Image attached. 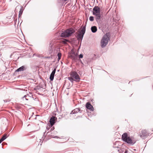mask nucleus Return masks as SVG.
Wrapping results in <instances>:
<instances>
[{
	"label": "nucleus",
	"instance_id": "nucleus-9",
	"mask_svg": "<svg viewBox=\"0 0 153 153\" xmlns=\"http://www.w3.org/2000/svg\"><path fill=\"white\" fill-rule=\"evenodd\" d=\"M86 107L91 111L94 110V108L93 106L89 103V102L87 103L86 104Z\"/></svg>",
	"mask_w": 153,
	"mask_h": 153
},
{
	"label": "nucleus",
	"instance_id": "nucleus-23",
	"mask_svg": "<svg viewBox=\"0 0 153 153\" xmlns=\"http://www.w3.org/2000/svg\"><path fill=\"white\" fill-rule=\"evenodd\" d=\"M83 57V55L82 54H80L79 56V58H82Z\"/></svg>",
	"mask_w": 153,
	"mask_h": 153
},
{
	"label": "nucleus",
	"instance_id": "nucleus-15",
	"mask_svg": "<svg viewBox=\"0 0 153 153\" xmlns=\"http://www.w3.org/2000/svg\"><path fill=\"white\" fill-rule=\"evenodd\" d=\"M140 136L142 139H145L147 137L148 134H140Z\"/></svg>",
	"mask_w": 153,
	"mask_h": 153
},
{
	"label": "nucleus",
	"instance_id": "nucleus-26",
	"mask_svg": "<svg viewBox=\"0 0 153 153\" xmlns=\"http://www.w3.org/2000/svg\"><path fill=\"white\" fill-rule=\"evenodd\" d=\"M134 151H136V149H134Z\"/></svg>",
	"mask_w": 153,
	"mask_h": 153
},
{
	"label": "nucleus",
	"instance_id": "nucleus-1",
	"mask_svg": "<svg viewBox=\"0 0 153 153\" xmlns=\"http://www.w3.org/2000/svg\"><path fill=\"white\" fill-rule=\"evenodd\" d=\"M129 134H122V139L124 142L131 145H133L136 142V140L133 137H130Z\"/></svg>",
	"mask_w": 153,
	"mask_h": 153
},
{
	"label": "nucleus",
	"instance_id": "nucleus-3",
	"mask_svg": "<svg viewBox=\"0 0 153 153\" xmlns=\"http://www.w3.org/2000/svg\"><path fill=\"white\" fill-rule=\"evenodd\" d=\"M110 34L108 33L104 35L101 41V45L102 48L104 47L108 44L109 40Z\"/></svg>",
	"mask_w": 153,
	"mask_h": 153
},
{
	"label": "nucleus",
	"instance_id": "nucleus-24",
	"mask_svg": "<svg viewBox=\"0 0 153 153\" xmlns=\"http://www.w3.org/2000/svg\"><path fill=\"white\" fill-rule=\"evenodd\" d=\"M124 153H128L127 150H126Z\"/></svg>",
	"mask_w": 153,
	"mask_h": 153
},
{
	"label": "nucleus",
	"instance_id": "nucleus-16",
	"mask_svg": "<svg viewBox=\"0 0 153 153\" xmlns=\"http://www.w3.org/2000/svg\"><path fill=\"white\" fill-rule=\"evenodd\" d=\"M80 111V109L79 108H76L73 111H72L71 112V114L72 113H73V114H74L76 113L79 112Z\"/></svg>",
	"mask_w": 153,
	"mask_h": 153
},
{
	"label": "nucleus",
	"instance_id": "nucleus-21",
	"mask_svg": "<svg viewBox=\"0 0 153 153\" xmlns=\"http://www.w3.org/2000/svg\"><path fill=\"white\" fill-rule=\"evenodd\" d=\"M29 97V96L28 95H25L24 97L23 98V99H24V98H25V99H26V100H28V99H27V98L28 97Z\"/></svg>",
	"mask_w": 153,
	"mask_h": 153
},
{
	"label": "nucleus",
	"instance_id": "nucleus-6",
	"mask_svg": "<svg viewBox=\"0 0 153 153\" xmlns=\"http://www.w3.org/2000/svg\"><path fill=\"white\" fill-rule=\"evenodd\" d=\"M85 27L84 26L81 27V28L78 30L77 37L78 40L82 39L83 37V35L85 33Z\"/></svg>",
	"mask_w": 153,
	"mask_h": 153
},
{
	"label": "nucleus",
	"instance_id": "nucleus-20",
	"mask_svg": "<svg viewBox=\"0 0 153 153\" xmlns=\"http://www.w3.org/2000/svg\"><path fill=\"white\" fill-rule=\"evenodd\" d=\"M23 11L22 10H20L19 14V16L20 17L21 16V15Z\"/></svg>",
	"mask_w": 153,
	"mask_h": 153
},
{
	"label": "nucleus",
	"instance_id": "nucleus-18",
	"mask_svg": "<svg viewBox=\"0 0 153 153\" xmlns=\"http://www.w3.org/2000/svg\"><path fill=\"white\" fill-rule=\"evenodd\" d=\"M57 56H58V60H59L60 59L61 57V56H62L61 53H59L57 54Z\"/></svg>",
	"mask_w": 153,
	"mask_h": 153
},
{
	"label": "nucleus",
	"instance_id": "nucleus-7",
	"mask_svg": "<svg viewBox=\"0 0 153 153\" xmlns=\"http://www.w3.org/2000/svg\"><path fill=\"white\" fill-rule=\"evenodd\" d=\"M47 134H44L43 135V136H42L41 139H40L39 140H40L41 141H42V142L41 143H42L43 141H46L47 140H48L49 139H50L51 138H60L59 137L57 136H55L54 137H53L52 135L51 134L48 135L47 136ZM41 145H42V143L40 144Z\"/></svg>",
	"mask_w": 153,
	"mask_h": 153
},
{
	"label": "nucleus",
	"instance_id": "nucleus-13",
	"mask_svg": "<svg viewBox=\"0 0 153 153\" xmlns=\"http://www.w3.org/2000/svg\"><path fill=\"white\" fill-rule=\"evenodd\" d=\"M91 30L92 32L95 33L97 30V28L96 26H92L91 27Z\"/></svg>",
	"mask_w": 153,
	"mask_h": 153
},
{
	"label": "nucleus",
	"instance_id": "nucleus-25",
	"mask_svg": "<svg viewBox=\"0 0 153 153\" xmlns=\"http://www.w3.org/2000/svg\"><path fill=\"white\" fill-rule=\"evenodd\" d=\"M123 134H127L126 133H124Z\"/></svg>",
	"mask_w": 153,
	"mask_h": 153
},
{
	"label": "nucleus",
	"instance_id": "nucleus-5",
	"mask_svg": "<svg viewBox=\"0 0 153 153\" xmlns=\"http://www.w3.org/2000/svg\"><path fill=\"white\" fill-rule=\"evenodd\" d=\"M75 31V30L72 28L67 29L61 34V36L64 38L69 37L71 36Z\"/></svg>",
	"mask_w": 153,
	"mask_h": 153
},
{
	"label": "nucleus",
	"instance_id": "nucleus-4",
	"mask_svg": "<svg viewBox=\"0 0 153 153\" xmlns=\"http://www.w3.org/2000/svg\"><path fill=\"white\" fill-rule=\"evenodd\" d=\"M68 78L71 81L73 80L78 82L80 79L79 75L75 71L71 72L70 73V76L68 77Z\"/></svg>",
	"mask_w": 153,
	"mask_h": 153
},
{
	"label": "nucleus",
	"instance_id": "nucleus-8",
	"mask_svg": "<svg viewBox=\"0 0 153 153\" xmlns=\"http://www.w3.org/2000/svg\"><path fill=\"white\" fill-rule=\"evenodd\" d=\"M69 57L74 60L77 59V53H76L74 50L73 49L71 51L70 53L69 54Z\"/></svg>",
	"mask_w": 153,
	"mask_h": 153
},
{
	"label": "nucleus",
	"instance_id": "nucleus-2",
	"mask_svg": "<svg viewBox=\"0 0 153 153\" xmlns=\"http://www.w3.org/2000/svg\"><path fill=\"white\" fill-rule=\"evenodd\" d=\"M93 14L95 16L96 20L97 22L101 17L100 9L98 6H96L93 8Z\"/></svg>",
	"mask_w": 153,
	"mask_h": 153
},
{
	"label": "nucleus",
	"instance_id": "nucleus-22",
	"mask_svg": "<svg viewBox=\"0 0 153 153\" xmlns=\"http://www.w3.org/2000/svg\"><path fill=\"white\" fill-rule=\"evenodd\" d=\"M147 133L146 131V130H143L142 133L143 134H145Z\"/></svg>",
	"mask_w": 153,
	"mask_h": 153
},
{
	"label": "nucleus",
	"instance_id": "nucleus-11",
	"mask_svg": "<svg viewBox=\"0 0 153 153\" xmlns=\"http://www.w3.org/2000/svg\"><path fill=\"white\" fill-rule=\"evenodd\" d=\"M56 69L55 68L52 72L50 76V79L51 81H52L54 78V75L56 72Z\"/></svg>",
	"mask_w": 153,
	"mask_h": 153
},
{
	"label": "nucleus",
	"instance_id": "nucleus-12",
	"mask_svg": "<svg viewBox=\"0 0 153 153\" xmlns=\"http://www.w3.org/2000/svg\"><path fill=\"white\" fill-rule=\"evenodd\" d=\"M7 135L4 134L1 139H0V144L9 136V135Z\"/></svg>",
	"mask_w": 153,
	"mask_h": 153
},
{
	"label": "nucleus",
	"instance_id": "nucleus-14",
	"mask_svg": "<svg viewBox=\"0 0 153 153\" xmlns=\"http://www.w3.org/2000/svg\"><path fill=\"white\" fill-rule=\"evenodd\" d=\"M24 66H22L17 69L16 71L19 72L23 71L24 70Z\"/></svg>",
	"mask_w": 153,
	"mask_h": 153
},
{
	"label": "nucleus",
	"instance_id": "nucleus-19",
	"mask_svg": "<svg viewBox=\"0 0 153 153\" xmlns=\"http://www.w3.org/2000/svg\"><path fill=\"white\" fill-rule=\"evenodd\" d=\"M89 20L91 21H93L94 20V18L93 16H91L89 18Z\"/></svg>",
	"mask_w": 153,
	"mask_h": 153
},
{
	"label": "nucleus",
	"instance_id": "nucleus-10",
	"mask_svg": "<svg viewBox=\"0 0 153 153\" xmlns=\"http://www.w3.org/2000/svg\"><path fill=\"white\" fill-rule=\"evenodd\" d=\"M57 120L56 117H52L50 119V122L51 126H53L55 123V121Z\"/></svg>",
	"mask_w": 153,
	"mask_h": 153
},
{
	"label": "nucleus",
	"instance_id": "nucleus-17",
	"mask_svg": "<svg viewBox=\"0 0 153 153\" xmlns=\"http://www.w3.org/2000/svg\"><path fill=\"white\" fill-rule=\"evenodd\" d=\"M69 40H68L66 39H62V40L60 42L64 44H66L67 43V42H69Z\"/></svg>",
	"mask_w": 153,
	"mask_h": 153
}]
</instances>
